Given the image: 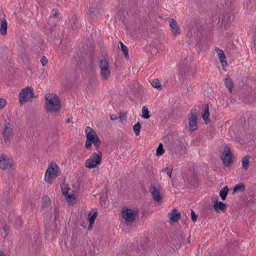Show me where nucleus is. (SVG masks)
Returning a JSON list of instances; mask_svg holds the SVG:
<instances>
[{
	"label": "nucleus",
	"instance_id": "c9c22d12",
	"mask_svg": "<svg viewBox=\"0 0 256 256\" xmlns=\"http://www.w3.org/2000/svg\"><path fill=\"white\" fill-rule=\"evenodd\" d=\"M52 14L54 17H57L58 15V10L57 9L52 10Z\"/></svg>",
	"mask_w": 256,
	"mask_h": 256
},
{
	"label": "nucleus",
	"instance_id": "412c9836",
	"mask_svg": "<svg viewBox=\"0 0 256 256\" xmlns=\"http://www.w3.org/2000/svg\"><path fill=\"white\" fill-rule=\"evenodd\" d=\"M245 190V186L243 184H238L235 186L233 190V192H242Z\"/></svg>",
	"mask_w": 256,
	"mask_h": 256
},
{
	"label": "nucleus",
	"instance_id": "4468645a",
	"mask_svg": "<svg viewBox=\"0 0 256 256\" xmlns=\"http://www.w3.org/2000/svg\"><path fill=\"white\" fill-rule=\"evenodd\" d=\"M169 24L172 34L176 36L180 34L181 30L177 22L174 19L168 20Z\"/></svg>",
	"mask_w": 256,
	"mask_h": 256
},
{
	"label": "nucleus",
	"instance_id": "473e14b6",
	"mask_svg": "<svg viewBox=\"0 0 256 256\" xmlns=\"http://www.w3.org/2000/svg\"><path fill=\"white\" fill-rule=\"evenodd\" d=\"M164 170L166 172L168 176L170 178L172 177V170L171 168H164Z\"/></svg>",
	"mask_w": 256,
	"mask_h": 256
},
{
	"label": "nucleus",
	"instance_id": "a878e982",
	"mask_svg": "<svg viewBox=\"0 0 256 256\" xmlns=\"http://www.w3.org/2000/svg\"><path fill=\"white\" fill-rule=\"evenodd\" d=\"M152 86L154 88H156L157 89L161 90V83L158 79H155L151 82Z\"/></svg>",
	"mask_w": 256,
	"mask_h": 256
},
{
	"label": "nucleus",
	"instance_id": "a19ab883",
	"mask_svg": "<svg viewBox=\"0 0 256 256\" xmlns=\"http://www.w3.org/2000/svg\"><path fill=\"white\" fill-rule=\"evenodd\" d=\"M192 178L194 179V180L196 181V178L194 176H193Z\"/></svg>",
	"mask_w": 256,
	"mask_h": 256
},
{
	"label": "nucleus",
	"instance_id": "0eeeda50",
	"mask_svg": "<svg viewBox=\"0 0 256 256\" xmlns=\"http://www.w3.org/2000/svg\"><path fill=\"white\" fill-rule=\"evenodd\" d=\"M100 75L104 80H108L110 74V65L104 58L100 60L99 62Z\"/></svg>",
	"mask_w": 256,
	"mask_h": 256
},
{
	"label": "nucleus",
	"instance_id": "9b49d317",
	"mask_svg": "<svg viewBox=\"0 0 256 256\" xmlns=\"http://www.w3.org/2000/svg\"><path fill=\"white\" fill-rule=\"evenodd\" d=\"M62 192L69 205L73 206L76 202V198L72 190L68 188H62Z\"/></svg>",
	"mask_w": 256,
	"mask_h": 256
},
{
	"label": "nucleus",
	"instance_id": "7c9ffc66",
	"mask_svg": "<svg viewBox=\"0 0 256 256\" xmlns=\"http://www.w3.org/2000/svg\"><path fill=\"white\" fill-rule=\"evenodd\" d=\"M48 62V59L45 56H42L40 59V62L43 66L47 64Z\"/></svg>",
	"mask_w": 256,
	"mask_h": 256
},
{
	"label": "nucleus",
	"instance_id": "423d86ee",
	"mask_svg": "<svg viewBox=\"0 0 256 256\" xmlns=\"http://www.w3.org/2000/svg\"><path fill=\"white\" fill-rule=\"evenodd\" d=\"M137 212L136 210L124 207L122 209L121 215L126 224H131L134 220Z\"/></svg>",
	"mask_w": 256,
	"mask_h": 256
},
{
	"label": "nucleus",
	"instance_id": "393cba45",
	"mask_svg": "<svg viewBox=\"0 0 256 256\" xmlns=\"http://www.w3.org/2000/svg\"><path fill=\"white\" fill-rule=\"evenodd\" d=\"M142 118L145 119H148L150 118L149 111L146 106H143L142 108Z\"/></svg>",
	"mask_w": 256,
	"mask_h": 256
},
{
	"label": "nucleus",
	"instance_id": "ddd939ff",
	"mask_svg": "<svg viewBox=\"0 0 256 256\" xmlns=\"http://www.w3.org/2000/svg\"><path fill=\"white\" fill-rule=\"evenodd\" d=\"M160 190L161 188L159 186H152L150 190L154 200L157 202H160L162 200V197L160 194Z\"/></svg>",
	"mask_w": 256,
	"mask_h": 256
},
{
	"label": "nucleus",
	"instance_id": "5701e85b",
	"mask_svg": "<svg viewBox=\"0 0 256 256\" xmlns=\"http://www.w3.org/2000/svg\"><path fill=\"white\" fill-rule=\"evenodd\" d=\"M209 116L210 113L208 110V106H205L204 113L202 115V118L206 123H207L208 122L210 121Z\"/></svg>",
	"mask_w": 256,
	"mask_h": 256
},
{
	"label": "nucleus",
	"instance_id": "c85d7f7f",
	"mask_svg": "<svg viewBox=\"0 0 256 256\" xmlns=\"http://www.w3.org/2000/svg\"><path fill=\"white\" fill-rule=\"evenodd\" d=\"M6 103V101L5 99L0 98V110H2L5 107Z\"/></svg>",
	"mask_w": 256,
	"mask_h": 256
},
{
	"label": "nucleus",
	"instance_id": "4be33fe9",
	"mask_svg": "<svg viewBox=\"0 0 256 256\" xmlns=\"http://www.w3.org/2000/svg\"><path fill=\"white\" fill-rule=\"evenodd\" d=\"M228 191V188L226 186L224 187V188L220 190V195L223 200H226Z\"/></svg>",
	"mask_w": 256,
	"mask_h": 256
},
{
	"label": "nucleus",
	"instance_id": "dca6fc26",
	"mask_svg": "<svg viewBox=\"0 0 256 256\" xmlns=\"http://www.w3.org/2000/svg\"><path fill=\"white\" fill-rule=\"evenodd\" d=\"M97 216V211L96 210H92L89 212L88 216V220H89L90 226L88 229L92 227V224L94 223L96 218Z\"/></svg>",
	"mask_w": 256,
	"mask_h": 256
},
{
	"label": "nucleus",
	"instance_id": "e433bc0d",
	"mask_svg": "<svg viewBox=\"0 0 256 256\" xmlns=\"http://www.w3.org/2000/svg\"><path fill=\"white\" fill-rule=\"evenodd\" d=\"M212 202L214 204H216V202H218V198L216 196H214L212 198Z\"/></svg>",
	"mask_w": 256,
	"mask_h": 256
},
{
	"label": "nucleus",
	"instance_id": "4c0bfd02",
	"mask_svg": "<svg viewBox=\"0 0 256 256\" xmlns=\"http://www.w3.org/2000/svg\"><path fill=\"white\" fill-rule=\"evenodd\" d=\"M118 118L114 116V115H112L110 116V119L112 120H116Z\"/></svg>",
	"mask_w": 256,
	"mask_h": 256
},
{
	"label": "nucleus",
	"instance_id": "f3484780",
	"mask_svg": "<svg viewBox=\"0 0 256 256\" xmlns=\"http://www.w3.org/2000/svg\"><path fill=\"white\" fill-rule=\"evenodd\" d=\"M168 216L170 220L172 222H177L180 218V213L176 209H174Z\"/></svg>",
	"mask_w": 256,
	"mask_h": 256
},
{
	"label": "nucleus",
	"instance_id": "aec40b11",
	"mask_svg": "<svg viewBox=\"0 0 256 256\" xmlns=\"http://www.w3.org/2000/svg\"><path fill=\"white\" fill-rule=\"evenodd\" d=\"M224 82L226 87L231 92L234 86V84L228 76H226Z\"/></svg>",
	"mask_w": 256,
	"mask_h": 256
},
{
	"label": "nucleus",
	"instance_id": "f03ea898",
	"mask_svg": "<svg viewBox=\"0 0 256 256\" xmlns=\"http://www.w3.org/2000/svg\"><path fill=\"white\" fill-rule=\"evenodd\" d=\"M86 136V148L88 149L91 148L93 144L96 148L101 144L100 140L96 132L90 126H86L85 128Z\"/></svg>",
	"mask_w": 256,
	"mask_h": 256
},
{
	"label": "nucleus",
	"instance_id": "f704fd0d",
	"mask_svg": "<svg viewBox=\"0 0 256 256\" xmlns=\"http://www.w3.org/2000/svg\"><path fill=\"white\" fill-rule=\"evenodd\" d=\"M22 224V220L20 218H18V219L17 220V222L16 224V228L17 229H18L20 227Z\"/></svg>",
	"mask_w": 256,
	"mask_h": 256
},
{
	"label": "nucleus",
	"instance_id": "bb28decb",
	"mask_svg": "<svg viewBox=\"0 0 256 256\" xmlns=\"http://www.w3.org/2000/svg\"><path fill=\"white\" fill-rule=\"evenodd\" d=\"M141 126L140 122H137L133 126V130L136 136H138L140 133Z\"/></svg>",
	"mask_w": 256,
	"mask_h": 256
},
{
	"label": "nucleus",
	"instance_id": "72a5a7b5",
	"mask_svg": "<svg viewBox=\"0 0 256 256\" xmlns=\"http://www.w3.org/2000/svg\"><path fill=\"white\" fill-rule=\"evenodd\" d=\"M42 200L44 204H48L50 202V198L48 196H44L42 198Z\"/></svg>",
	"mask_w": 256,
	"mask_h": 256
},
{
	"label": "nucleus",
	"instance_id": "6e6552de",
	"mask_svg": "<svg viewBox=\"0 0 256 256\" xmlns=\"http://www.w3.org/2000/svg\"><path fill=\"white\" fill-rule=\"evenodd\" d=\"M14 164L12 159L9 156L2 154L0 156V168L6 170L11 168Z\"/></svg>",
	"mask_w": 256,
	"mask_h": 256
},
{
	"label": "nucleus",
	"instance_id": "20e7f679",
	"mask_svg": "<svg viewBox=\"0 0 256 256\" xmlns=\"http://www.w3.org/2000/svg\"><path fill=\"white\" fill-rule=\"evenodd\" d=\"M102 152L100 150L92 152L90 158L85 161V166L90 169L98 166L102 160Z\"/></svg>",
	"mask_w": 256,
	"mask_h": 256
},
{
	"label": "nucleus",
	"instance_id": "6ab92c4d",
	"mask_svg": "<svg viewBox=\"0 0 256 256\" xmlns=\"http://www.w3.org/2000/svg\"><path fill=\"white\" fill-rule=\"evenodd\" d=\"M0 34L3 35L5 36L7 33V22L5 18H4L3 20L0 19Z\"/></svg>",
	"mask_w": 256,
	"mask_h": 256
},
{
	"label": "nucleus",
	"instance_id": "cd10ccee",
	"mask_svg": "<svg viewBox=\"0 0 256 256\" xmlns=\"http://www.w3.org/2000/svg\"><path fill=\"white\" fill-rule=\"evenodd\" d=\"M164 153V149L162 144H160L156 151V155L157 156H162Z\"/></svg>",
	"mask_w": 256,
	"mask_h": 256
},
{
	"label": "nucleus",
	"instance_id": "39448f33",
	"mask_svg": "<svg viewBox=\"0 0 256 256\" xmlns=\"http://www.w3.org/2000/svg\"><path fill=\"white\" fill-rule=\"evenodd\" d=\"M34 90L32 86L22 89L19 94V102L20 104L31 102L34 98Z\"/></svg>",
	"mask_w": 256,
	"mask_h": 256
},
{
	"label": "nucleus",
	"instance_id": "58836bf2",
	"mask_svg": "<svg viewBox=\"0 0 256 256\" xmlns=\"http://www.w3.org/2000/svg\"><path fill=\"white\" fill-rule=\"evenodd\" d=\"M188 182H189L190 184H193V183H192V180H188Z\"/></svg>",
	"mask_w": 256,
	"mask_h": 256
},
{
	"label": "nucleus",
	"instance_id": "7ed1b4c3",
	"mask_svg": "<svg viewBox=\"0 0 256 256\" xmlns=\"http://www.w3.org/2000/svg\"><path fill=\"white\" fill-rule=\"evenodd\" d=\"M60 168L54 162H51L44 175V180L48 184H52L54 180L60 175Z\"/></svg>",
	"mask_w": 256,
	"mask_h": 256
},
{
	"label": "nucleus",
	"instance_id": "ea45409f",
	"mask_svg": "<svg viewBox=\"0 0 256 256\" xmlns=\"http://www.w3.org/2000/svg\"><path fill=\"white\" fill-rule=\"evenodd\" d=\"M0 256H4V253L1 250H0Z\"/></svg>",
	"mask_w": 256,
	"mask_h": 256
},
{
	"label": "nucleus",
	"instance_id": "c756f323",
	"mask_svg": "<svg viewBox=\"0 0 256 256\" xmlns=\"http://www.w3.org/2000/svg\"><path fill=\"white\" fill-rule=\"evenodd\" d=\"M121 49L124 52L125 55H128V49L127 47L124 45L122 42L120 43Z\"/></svg>",
	"mask_w": 256,
	"mask_h": 256
},
{
	"label": "nucleus",
	"instance_id": "9d476101",
	"mask_svg": "<svg viewBox=\"0 0 256 256\" xmlns=\"http://www.w3.org/2000/svg\"><path fill=\"white\" fill-rule=\"evenodd\" d=\"M188 126L190 130L194 131L197 129V110L193 108L191 110L188 117Z\"/></svg>",
	"mask_w": 256,
	"mask_h": 256
},
{
	"label": "nucleus",
	"instance_id": "f8f14e48",
	"mask_svg": "<svg viewBox=\"0 0 256 256\" xmlns=\"http://www.w3.org/2000/svg\"><path fill=\"white\" fill-rule=\"evenodd\" d=\"M3 137L6 142H9L14 134L13 128L10 124H4L3 130Z\"/></svg>",
	"mask_w": 256,
	"mask_h": 256
},
{
	"label": "nucleus",
	"instance_id": "79ce46f5",
	"mask_svg": "<svg viewBox=\"0 0 256 256\" xmlns=\"http://www.w3.org/2000/svg\"><path fill=\"white\" fill-rule=\"evenodd\" d=\"M125 56L126 58H128L129 56H128V55H125Z\"/></svg>",
	"mask_w": 256,
	"mask_h": 256
},
{
	"label": "nucleus",
	"instance_id": "f257e3e1",
	"mask_svg": "<svg viewBox=\"0 0 256 256\" xmlns=\"http://www.w3.org/2000/svg\"><path fill=\"white\" fill-rule=\"evenodd\" d=\"M46 110L52 114L58 112L61 110L59 97L55 94L48 93L46 95Z\"/></svg>",
	"mask_w": 256,
	"mask_h": 256
},
{
	"label": "nucleus",
	"instance_id": "b1692460",
	"mask_svg": "<svg viewBox=\"0 0 256 256\" xmlns=\"http://www.w3.org/2000/svg\"><path fill=\"white\" fill-rule=\"evenodd\" d=\"M242 167L245 170H247L248 168L249 160L248 156H244L242 160Z\"/></svg>",
	"mask_w": 256,
	"mask_h": 256
},
{
	"label": "nucleus",
	"instance_id": "2f4dec72",
	"mask_svg": "<svg viewBox=\"0 0 256 256\" xmlns=\"http://www.w3.org/2000/svg\"><path fill=\"white\" fill-rule=\"evenodd\" d=\"M191 218H192V222H196V220H197V216L196 215V214L194 213V212L192 210H191Z\"/></svg>",
	"mask_w": 256,
	"mask_h": 256
},
{
	"label": "nucleus",
	"instance_id": "1a4fd4ad",
	"mask_svg": "<svg viewBox=\"0 0 256 256\" xmlns=\"http://www.w3.org/2000/svg\"><path fill=\"white\" fill-rule=\"evenodd\" d=\"M221 160L226 166H229L232 163V155L230 148L227 146H224L223 153L221 156Z\"/></svg>",
	"mask_w": 256,
	"mask_h": 256
},
{
	"label": "nucleus",
	"instance_id": "a211bd4d",
	"mask_svg": "<svg viewBox=\"0 0 256 256\" xmlns=\"http://www.w3.org/2000/svg\"><path fill=\"white\" fill-rule=\"evenodd\" d=\"M213 208L216 212H218L220 210L224 212L226 209V204L222 202H219L213 204Z\"/></svg>",
	"mask_w": 256,
	"mask_h": 256
},
{
	"label": "nucleus",
	"instance_id": "2eb2a0df",
	"mask_svg": "<svg viewBox=\"0 0 256 256\" xmlns=\"http://www.w3.org/2000/svg\"><path fill=\"white\" fill-rule=\"evenodd\" d=\"M215 50L218 54V58L222 64V68L224 69L225 68L228 66V63L226 60V57L224 51L218 48H216Z\"/></svg>",
	"mask_w": 256,
	"mask_h": 256
}]
</instances>
